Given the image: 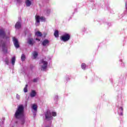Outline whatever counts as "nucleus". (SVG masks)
<instances>
[{
  "mask_svg": "<svg viewBox=\"0 0 127 127\" xmlns=\"http://www.w3.org/2000/svg\"><path fill=\"white\" fill-rule=\"evenodd\" d=\"M15 117L16 119H22V118H24V108L23 106L20 105L18 106L15 113Z\"/></svg>",
  "mask_w": 127,
  "mask_h": 127,
  "instance_id": "f257e3e1",
  "label": "nucleus"
},
{
  "mask_svg": "<svg viewBox=\"0 0 127 127\" xmlns=\"http://www.w3.org/2000/svg\"><path fill=\"white\" fill-rule=\"evenodd\" d=\"M48 63L45 61H42L40 63L41 69L43 71H45L46 70V68H47V65Z\"/></svg>",
  "mask_w": 127,
  "mask_h": 127,
  "instance_id": "f03ea898",
  "label": "nucleus"
},
{
  "mask_svg": "<svg viewBox=\"0 0 127 127\" xmlns=\"http://www.w3.org/2000/svg\"><path fill=\"white\" fill-rule=\"evenodd\" d=\"M35 19H36V25H38L37 23H39L41 21H45V17H40L38 15H36L35 16Z\"/></svg>",
  "mask_w": 127,
  "mask_h": 127,
  "instance_id": "7ed1b4c3",
  "label": "nucleus"
},
{
  "mask_svg": "<svg viewBox=\"0 0 127 127\" xmlns=\"http://www.w3.org/2000/svg\"><path fill=\"white\" fill-rule=\"evenodd\" d=\"M61 39L62 40H63V41H64V42L68 41V40L70 39V35L68 34H66L64 36H63L62 37H61Z\"/></svg>",
  "mask_w": 127,
  "mask_h": 127,
  "instance_id": "20e7f679",
  "label": "nucleus"
},
{
  "mask_svg": "<svg viewBox=\"0 0 127 127\" xmlns=\"http://www.w3.org/2000/svg\"><path fill=\"white\" fill-rule=\"evenodd\" d=\"M45 115L46 120H51V119H52V115L51 114V112H50V111H47Z\"/></svg>",
  "mask_w": 127,
  "mask_h": 127,
  "instance_id": "39448f33",
  "label": "nucleus"
},
{
  "mask_svg": "<svg viewBox=\"0 0 127 127\" xmlns=\"http://www.w3.org/2000/svg\"><path fill=\"white\" fill-rule=\"evenodd\" d=\"M13 41L15 47H16V48H18L19 47V44H18L17 39H16L15 37L13 38Z\"/></svg>",
  "mask_w": 127,
  "mask_h": 127,
  "instance_id": "423d86ee",
  "label": "nucleus"
},
{
  "mask_svg": "<svg viewBox=\"0 0 127 127\" xmlns=\"http://www.w3.org/2000/svg\"><path fill=\"white\" fill-rule=\"evenodd\" d=\"M27 42L30 45H33V44H34V41L32 38H29L28 39Z\"/></svg>",
  "mask_w": 127,
  "mask_h": 127,
  "instance_id": "0eeeda50",
  "label": "nucleus"
},
{
  "mask_svg": "<svg viewBox=\"0 0 127 127\" xmlns=\"http://www.w3.org/2000/svg\"><path fill=\"white\" fill-rule=\"evenodd\" d=\"M43 46H48L49 45V41L48 40H45L42 42Z\"/></svg>",
  "mask_w": 127,
  "mask_h": 127,
  "instance_id": "6e6552de",
  "label": "nucleus"
},
{
  "mask_svg": "<svg viewBox=\"0 0 127 127\" xmlns=\"http://www.w3.org/2000/svg\"><path fill=\"white\" fill-rule=\"evenodd\" d=\"M15 27L17 29H19V28H20V27H21V23H20V22H17L15 24Z\"/></svg>",
  "mask_w": 127,
  "mask_h": 127,
  "instance_id": "1a4fd4ad",
  "label": "nucleus"
},
{
  "mask_svg": "<svg viewBox=\"0 0 127 127\" xmlns=\"http://www.w3.org/2000/svg\"><path fill=\"white\" fill-rule=\"evenodd\" d=\"M1 44L0 45V47H1L2 49L3 50H4L5 48H6V47L5 46V44H4L3 42H1Z\"/></svg>",
  "mask_w": 127,
  "mask_h": 127,
  "instance_id": "9d476101",
  "label": "nucleus"
},
{
  "mask_svg": "<svg viewBox=\"0 0 127 127\" xmlns=\"http://www.w3.org/2000/svg\"><path fill=\"white\" fill-rule=\"evenodd\" d=\"M26 6H30L31 4V1L29 0H26L25 1Z\"/></svg>",
  "mask_w": 127,
  "mask_h": 127,
  "instance_id": "9b49d317",
  "label": "nucleus"
},
{
  "mask_svg": "<svg viewBox=\"0 0 127 127\" xmlns=\"http://www.w3.org/2000/svg\"><path fill=\"white\" fill-rule=\"evenodd\" d=\"M35 35H36V36H38V37H40L42 36V33L38 31L35 33Z\"/></svg>",
  "mask_w": 127,
  "mask_h": 127,
  "instance_id": "f8f14e48",
  "label": "nucleus"
},
{
  "mask_svg": "<svg viewBox=\"0 0 127 127\" xmlns=\"http://www.w3.org/2000/svg\"><path fill=\"white\" fill-rule=\"evenodd\" d=\"M32 108L33 110L35 111V112H36V111H37V105L36 104H33Z\"/></svg>",
  "mask_w": 127,
  "mask_h": 127,
  "instance_id": "ddd939ff",
  "label": "nucleus"
},
{
  "mask_svg": "<svg viewBox=\"0 0 127 127\" xmlns=\"http://www.w3.org/2000/svg\"><path fill=\"white\" fill-rule=\"evenodd\" d=\"M36 95V92H35V91H32V92H31V94L30 96L31 97H35V96Z\"/></svg>",
  "mask_w": 127,
  "mask_h": 127,
  "instance_id": "4468645a",
  "label": "nucleus"
},
{
  "mask_svg": "<svg viewBox=\"0 0 127 127\" xmlns=\"http://www.w3.org/2000/svg\"><path fill=\"white\" fill-rule=\"evenodd\" d=\"M33 56L34 59H35V58H36V57H37V56H38V53H37V52H34L33 53Z\"/></svg>",
  "mask_w": 127,
  "mask_h": 127,
  "instance_id": "2eb2a0df",
  "label": "nucleus"
},
{
  "mask_svg": "<svg viewBox=\"0 0 127 127\" xmlns=\"http://www.w3.org/2000/svg\"><path fill=\"white\" fill-rule=\"evenodd\" d=\"M54 36H55V37H58L59 36V33L58 31L57 30L55 31L54 33Z\"/></svg>",
  "mask_w": 127,
  "mask_h": 127,
  "instance_id": "dca6fc26",
  "label": "nucleus"
},
{
  "mask_svg": "<svg viewBox=\"0 0 127 127\" xmlns=\"http://www.w3.org/2000/svg\"><path fill=\"white\" fill-rule=\"evenodd\" d=\"M11 63H12V65L14 64L15 63V57H14L12 58Z\"/></svg>",
  "mask_w": 127,
  "mask_h": 127,
  "instance_id": "f3484780",
  "label": "nucleus"
},
{
  "mask_svg": "<svg viewBox=\"0 0 127 127\" xmlns=\"http://www.w3.org/2000/svg\"><path fill=\"white\" fill-rule=\"evenodd\" d=\"M0 35H1V36H2L3 37H4L5 34L4 33V31H1L0 32Z\"/></svg>",
  "mask_w": 127,
  "mask_h": 127,
  "instance_id": "a211bd4d",
  "label": "nucleus"
},
{
  "mask_svg": "<svg viewBox=\"0 0 127 127\" xmlns=\"http://www.w3.org/2000/svg\"><path fill=\"white\" fill-rule=\"evenodd\" d=\"M21 59L22 61H24V60H25V55H24V54L22 55L21 57Z\"/></svg>",
  "mask_w": 127,
  "mask_h": 127,
  "instance_id": "6ab92c4d",
  "label": "nucleus"
},
{
  "mask_svg": "<svg viewBox=\"0 0 127 127\" xmlns=\"http://www.w3.org/2000/svg\"><path fill=\"white\" fill-rule=\"evenodd\" d=\"M28 85L27 84L26 85L25 87L24 88V93L27 92V87Z\"/></svg>",
  "mask_w": 127,
  "mask_h": 127,
  "instance_id": "aec40b11",
  "label": "nucleus"
},
{
  "mask_svg": "<svg viewBox=\"0 0 127 127\" xmlns=\"http://www.w3.org/2000/svg\"><path fill=\"white\" fill-rule=\"evenodd\" d=\"M81 68H82V69H83L84 70H85V69L86 68V64H81Z\"/></svg>",
  "mask_w": 127,
  "mask_h": 127,
  "instance_id": "412c9836",
  "label": "nucleus"
},
{
  "mask_svg": "<svg viewBox=\"0 0 127 127\" xmlns=\"http://www.w3.org/2000/svg\"><path fill=\"white\" fill-rule=\"evenodd\" d=\"M4 62H5L6 64H8V63H9V62L8 61V59L6 58L4 60Z\"/></svg>",
  "mask_w": 127,
  "mask_h": 127,
  "instance_id": "4be33fe9",
  "label": "nucleus"
},
{
  "mask_svg": "<svg viewBox=\"0 0 127 127\" xmlns=\"http://www.w3.org/2000/svg\"><path fill=\"white\" fill-rule=\"evenodd\" d=\"M53 117H56V112H52Z\"/></svg>",
  "mask_w": 127,
  "mask_h": 127,
  "instance_id": "5701e85b",
  "label": "nucleus"
},
{
  "mask_svg": "<svg viewBox=\"0 0 127 127\" xmlns=\"http://www.w3.org/2000/svg\"><path fill=\"white\" fill-rule=\"evenodd\" d=\"M16 98H17V99H19V98H20V97L19 96V95H18V94H17V95H16Z\"/></svg>",
  "mask_w": 127,
  "mask_h": 127,
  "instance_id": "b1692460",
  "label": "nucleus"
},
{
  "mask_svg": "<svg viewBox=\"0 0 127 127\" xmlns=\"http://www.w3.org/2000/svg\"><path fill=\"white\" fill-rule=\"evenodd\" d=\"M21 125H23V124H24V120H23L21 122Z\"/></svg>",
  "mask_w": 127,
  "mask_h": 127,
  "instance_id": "393cba45",
  "label": "nucleus"
},
{
  "mask_svg": "<svg viewBox=\"0 0 127 127\" xmlns=\"http://www.w3.org/2000/svg\"><path fill=\"white\" fill-rule=\"evenodd\" d=\"M34 82H37V79H34Z\"/></svg>",
  "mask_w": 127,
  "mask_h": 127,
  "instance_id": "a878e982",
  "label": "nucleus"
},
{
  "mask_svg": "<svg viewBox=\"0 0 127 127\" xmlns=\"http://www.w3.org/2000/svg\"><path fill=\"white\" fill-rule=\"evenodd\" d=\"M120 111H123V108L121 107L119 109Z\"/></svg>",
  "mask_w": 127,
  "mask_h": 127,
  "instance_id": "bb28decb",
  "label": "nucleus"
},
{
  "mask_svg": "<svg viewBox=\"0 0 127 127\" xmlns=\"http://www.w3.org/2000/svg\"><path fill=\"white\" fill-rule=\"evenodd\" d=\"M47 12V13H49V12H50V10H48Z\"/></svg>",
  "mask_w": 127,
  "mask_h": 127,
  "instance_id": "cd10ccee",
  "label": "nucleus"
},
{
  "mask_svg": "<svg viewBox=\"0 0 127 127\" xmlns=\"http://www.w3.org/2000/svg\"><path fill=\"white\" fill-rule=\"evenodd\" d=\"M36 40H38V41H40V40L38 38H36Z\"/></svg>",
  "mask_w": 127,
  "mask_h": 127,
  "instance_id": "c85d7f7f",
  "label": "nucleus"
}]
</instances>
